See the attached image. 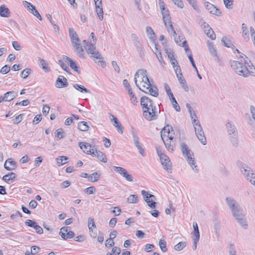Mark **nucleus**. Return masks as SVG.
<instances>
[{"instance_id":"nucleus-22","label":"nucleus","mask_w":255,"mask_h":255,"mask_svg":"<svg viewBox=\"0 0 255 255\" xmlns=\"http://www.w3.org/2000/svg\"><path fill=\"white\" fill-rule=\"evenodd\" d=\"M177 77L178 78V81L182 86V87L184 89V90L188 92L189 91V88L188 86L186 84V82L185 80V79L183 78L182 74L181 72H179L177 74H176Z\"/></svg>"},{"instance_id":"nucleus-9","label":"nucleus","mask_w":255,"mask_h":255,"mask_svg":"<svg viewBox=\"0 0 255 255\" xmlns=\"http://www.w3.org/2000/svg\"><path fill=\"white\" fill-rule=\"evenodd\" d=\"M113 168L115 171L120 174L127 181L129 182L133 181L132 175L128 174L126 169L119 166H114Z\"/></svg>"},{"instance_id":"nucleus-23","label":"nucleus","mask_w":255,"mask_h":255,"mask_svg":"<svg viewBox=\"0 0 255 255\" xmlns=\"http://www.w3.org/2000/svg\"><path fill=\"white\" fill-rule=\"evenodd\" d=\"M163 22L168 33H172L173 36H175L176 35V33L174 29L171 19H169V20H167Z\"/></svg>"},{"instance_id":"nucleus-55","label":"nucleus","mask_w":255,"mask_h":255,"mask_svg":"<svg viewBox=\"0 0 255 255\" xmlns=\"http://www.w3.org/2000/svg\"><path fill=\"white\" fill-rule=\"evenodd\" d=\"M146 31L147 35L148 36H149V38L152 39L153 38V37H154L155 33H154L153 30H152V29L151 28V27H150L149 26H147L146 28Z\"/></svg>"},{"instance_id":"nucleus-20","label":"nucleus","mask_w":255,"mask_h":255,"mask_svg":"<svg viewBox=\"0 0 255 255\" xmlns=\"http://www.w3.org/2000/svg\"><path fill=\"white\" fill-rule=\"evenodd\" d=\"M92 156L97 157L103 162L106 163L107 161L106 155L102 151L97 150L96 149H95L94 151H92Z\"/></svg>"},{"instance_id":"nucleus-51","label":"nucleus","mask_w":255,"mask_h":255,"mask_svg":"<svg viewBox=\"0 0 255 255\" xmlns=\"http://www.w3.org/2000/svg\"><path fill=\"white\" fill-rule=\"evenodd\" d=\"M74 236H75V233L73 231H69V232L66 234H61V237L64 240H67L68 239H71V238H73L74 237Z\"/></svg>"},{"instance_id":"nucleus-35","label":"nucleus","mask_w":255,"mask_h":255,"mask_svg":"<svg viewBox=\"0 0 255 255\" xmlns=\"http://www.w3.org/2000/svg\"><path fill=\"white\" fill-rule=\"evenodd\" d=\"M27 3L28 5V7L30 6L32 8L31 9L29 8V9L31 10L33 14L35 15L37 18H38L40 20H41L42 17L39 13L38 11L35 9V7L29 2H27Z\"/></svg>"},{"instance_id":"nucleus-60","label":"nucleus","mask_w":255,"mask_h":255,"mask_svg":"<svg viewBox=\"0 0 255 255\" xmlns=\"http://www.w3.org/2000/svg\"><path fill=\"white\" fill-rule=\"evenodd\" d=\"M206 34L208 37H209L211 39L214 40L216 38V35L214 33L213 30L210 28L208 31L206 33Z\"/></svg>"},{"instance_id":"nucleus-38","label":"nucleus","mask_w":255,"mask_h":255,"mask_svg":"<svg viewBox=\"0 0 255 255\" xmlns=\"http://www.w3.org/2000/svg\"><path fill=\"white\" fill-rule=\"evenodd\" d=\"M174 37L176 43L179 45H182V47L185 48V50L186 53H188V51H190V49L187 45V42L186 40H184L183 42H182L181 40H178L176 38L175 36Z\"/></svg>"},{"instance_id":"nucleus-48","label":"nucleus","mask_w":255,"mask_h":255,"mask_svg":"<svg viewBox=\"0 0 255 255\" xmlns=\"http://www.w3.org/2000/svg\"><path fill=\"white\" fill-rule=\"evenodd\" d=\"M187 53H188V57L189 58V60L190 62H191V64L192 66L194 68V69L197 72V73H198V69H197V67H196V66L195 65V63L194 62V59H193V56H192V54L191 53V51L190 50V51H188Z\"/></svg>"},{"instance_id":"nucleus-42","label":"nucleus","mask_w":255,"mask_h":255,"mask_svg":"<svg viewBox=\"0 0 255 255\" xmlns=\"http://www.w3.org/2000/svg\"><path fill=\"white\" fill-rule=\"evenodd\" d=\"M100 174L98 172H94L88 176L89 181L91 182L97 181L100 177Z\"/></svg>"},{"instance_id":"nucleus-2","label":"nucleus","mask_w":255,"mask_h":255,"mask_svg":"<svg viewBox=\"0 0 255 255\" xmlns=\"http://www.w3.org/2000/svg\"><path fill=\"white\" fill-rule=\"evenodd\" d=\"M231 66L234 68L236 73L244 77H248L250 75L255 76V68L254 65H244L241 62L234 61L231 64Z\"/></svg>"},{"instance_id":"nucleus-31","label":"nucleus","mask_w":255,"mask_h":255,"mask_svg":"<svg viewBox=\"0 0 255 255\" xmlns=\"http://www.w3.org/2000/svg\"><path fill=\"white\" fill-rule=\"evenodd\" d=\"M193 227L194 228V231L192 233V239H195L196 240L199 239L200 233L198 229V225L196 222L193 223Z\"/></svg>"},{"instance_id":"nucleus-1","label":"nucleus","mask_w":255,"mask_h":255,"mask_svg":"<svg viewBox=\"0 0 255 255\" xmlns=\"http://www.w3.org/2000/svg\"><path fill=\"white\" fill-rule=\"evenodd\" d=\"M134 81L136 86L141 91L149 94L155 97H158L157 88L151 84L147 75V72L144 69H139L134 75Z\"/></svg>"},{"instance_id":"nucleus-50","label":"nucleus","mask_w":255,"mask_h":255,"mask_svg":"<svg viewBox=\"0 0 255 255\" xmlns=\"http://www.w3.org/2000/svg\"><path fill=\"white\" fill-rule=\"evenodd\" d=\"M96 11L99 19L101 20H102L103 19L104 14L103 7H100L99 6L96 7Z\"/></svg>"},{"instance_id":"nucleus-19","label":"nucleus","mask_w":255,"mask_h":255,"mask_svg":"<svg viewBox=\"0 0 255 255\" xmlns=\"http://www.w3.org/2000/svg\"><path fill=\"white\" fill-rule=\"evenodd\" d=\"M17 165L16 162L11 158L7 159L4 164V167L7 170H13L16 169Z\"/></svg>"},{"instance_id":"nucleus-39","label":"nucleus","mask_w":255,"mask_h":255,"mask_svg":"<svg viewBox=\"0 0 255 255\" xmlns=\"http://www.w3.org/2000/svg\"><path fill=\"white\" fill-rule=\"evenodd\" d=\"M88 226L90 232H93V228H96V226L94 221V219L93 218H89L88 222Z\"/></svg>"},{"instance_id":"nucleus-30","label":"nucleus","mask_w":255,"mask_h":255,"mask_svg":"<svg viewBox=\"0 0 255 255\" xmlns=\"http://www.w3.org/2000/svg\"><path fill=\"white\" fill-rule=\"evenodd\" d=\"M69 35L73 45L76 43V42L78 43L80 42L77 34L71 28L69 29Z\"/></svg>"},{"instance_id":"nucleus-5","label":"nucleus","mask_w":255,"mask_h":255,"mask_svg":"<svg viewBox=\"0 0 255 255\" xmlns=\"http://www.w3.org/2000/svg\"><path fill=\"white\" fill-rule=\"evenodd\" d=\"M160 111H158L156 106L153 107L150 109H148L143 111V116L144 118L148 121H153L157 119L158 113Z\"/></svg>"},{"instance_id":"nucleus-7","label":"nucleus","mask_w":255,"mask_h":255,"mask_svg":"<svg viewBox=\"0 0 255 255\" xmlns=\"http://www.w3.org/2000/svg\"><path fill=\"white\" fill-rule=\"evenodd\" d=\"M96 43H87L85 48L88 54H91V57L96 59H101L102 56L101 54L96 50Z\"/></svg>"},{"instance_id":"nucleus-62","label":"nucleus","mask_w":255,"mask_h":255,"mask_svg":"<svg viewBox=\"0 0 255 255\" xmlns=\"http://www.w3.org/2000/svg\"><path fill=\"white\" fill-rule=\"evenodd\" d=\"M222 42L224 43V45L227 47H230V46L231 45L230 41L227 39V37L225 36H224L222 37Z\"/></svg>"},{"instance_id":"nucleus-45","label":"nucleus","mask_w":255,"mask_h":255,"mask_svg":"<svg viewBox=\"0 0 255 255\" xmlns=\"http://www.w3.org/2000/svg\"><path fill=\"white\" fill-rule=\"evenodd\" d=\"M236 51L238 52V53L240 54V57L243 59L245 65H251L252 63L251 61L249 60L248 57L246 55L242 53H241L237 49H236Z\"/></svg>"},{"instance_id":"nucleus-4","label":"nucleus","mask_w":255,"mask_h":255,"mask_svg":"<svg viewBox=\"0 0 255 255\" xmlns=\"http://www.w3.org/2000/svg\"><path fill=\"white\" fill-rule=\"evenodd\" d=\"M180 148L183 155L185 158H186V161L191 166L192 169L194 171V172L196 173L198 172L199 170L198 168H197V166L195 161V159L194 157L191 156L193 153L189 149L188 145L185 142H182L180 143Z\"/></svg>"},{"instance_id":"nucleus-63","label":"nucleus","mask_w":255,"mask_h":255,"mask_svg":"<svg viewBox=\"0 0 255 255\" xmlns=\"http://www.w3.org/2000/svg\"><path fill=\"white\" fill-rule=\"evenodd\" d=\"M96 191L95 188L94 186H91L85 189V191L89 194H92L95 193Z\"/></svg>"},{"instance_id":"nucleus-37","label":"nucleus","mask_w":255,"mask_h":255,"mask_svg":"<svg viewBox=\"0 0 255 255\" xmlns=\"http://www.w3.org/2000/svg\"><path fill=\"white\" fill-rule=\"evenodd\" d=\"M237 222L240 225V226L243 227L244 229H247L248 228V225L246 220V219L245 217H242L241 218H238L236 220Z\"/></svg>"},{"instance_id":"nucleus-14","label":"nucleus","mask_w":255,"mask_h":255,"mask_svg":"<svg viewBox=\"0 0 255 255\" xmlns=\"http://www.w3.org/2000/svg\"><path fill=\"white\" fill-rule=\"evenodd\" d=\"M195 132L197 138L200 141V142L203 145H205L206 144L207 141L202 127L195 129Z\"/></svg>"},{"instance_id":"nucleus-26","label":"nucleus","mask_w":255,"mask_h":255,"mask_svg":"<svg viewBox=\"0 0 255 255\" xmlns=\"http://www.w3.org/2000/svg\"><path fill=\"white\" fill-rule=\"evenodd\" d=\"M113 119L112 120L114 123V126L115 127V128H117L118 131L122 134L124 131V128L122 126V124L120 123L118 119L114 117V116H112Z\"/></svg>"},{"instance_id":"nucleus-61","label":"nucleus","mask_w":255,"mask_h":255,"mask_svg":"<svg viewBox=\"0 0 255 255\" xmlns=\"http://www.w3.org/2000/svg\"><path fill=\"white\" fill-rule=\"evenodd\" d=\"M242 35L245 41L247 42L249 41L250 37L249 35V31L247 29L244 30L242 31Z\"/></svg>"},{"instance_id":"nucleus-17","label":"nucleus","mask_w":255,"mask_h":255,"mask_svg":"<svg viewBox=\"0 0 255 255\" xmlns=\"http://www.w3.org/2000/svg\"><path fill=\"white\" fill-rule=\"evenodd\" d=\"M226 128L228 134H230L234 132H238L237 128L235 124L233 122L230 121H228V122H227L226 124Z\"/></svg>"},{"instance_id":"nucleus-34","label":"nucleus","mask_w":255,"mask_h":255,"mask_svg":"<svg viewBox=\"0 0 255 255\" xmlns=\"http://www.w3.org/2000/svg\"><path fill=\"white\" fill-rule=\"evenodd\" d=\"M78 128L81 131H86L89 130V126L87 122H80L78 123Z\"/></svg>"},{"instance_id":"nucleus-44","label":"nucleus","mask_w":255,"mask_h":255,"mask_svg":"<svg viewBox=\"0 0 255 255\" xmlns=\"http://www.w3.org/2000/svg\"><path fill=\"white\" fill-rule=\"evenodd\" d=\"M16 177V175L13 172H10L8 174L5 175L2 177V180L5 181H8L14 179Z\"/></svg>"},{"instance_id":"nucleus-58","label":"nucleus","mask_w":255,"mask_h":255,"mask_svg":"<svg viewBox=\"0 0 255 255\" xmlns=\"http://www.w3.org/2000/svg\"><path fill=\"white\" fill-rule=\"evenodd\" d=\"M55 136L58 138L61 139L63 137V132L62 128L57 129L55 132Z\"/></svg>"},{"instance_id":"nucleus-64","label":"nucleus","mask_w":255,"mask_h":255,"mask_svg":"<svg viewBox=\"0 0 255 255\" xmlns=\"http://www.w3.org/2000/svg\"><path fill=\"white\" fill-rule=\"evenodd\" d=\"M23 115L22 114H20L16 116L15 118L13 120V123L14 124H18L22 120V117Z\"/></svg>"},{"instance_id":"nucleus-33","label":"nucleus","mask_w":255,"mask_h":255,"mask_svg":"<svg viewBox=\"0 0 255 255\" xmlns=\"http://www.w3.org/2000/svg\"><path fill=\"white\" fill-rule=\"evenodd\" d=\"M39 63L40 66L41 67L44 71L45 72H48L50 71L48 64L44 59L39 58Z\"/></svg>"},{"instance_id":"nucleus-27","label":"nucleus","mask_w":255,"mask_h":255,"mask_svg":"<svg viewBox=\"0 0 255 255\" xmlns=\"http://www.w3.org/2000/svg\"><path fill=\"white\" fill-rule=\"evenodd\" d=\"M232 213L233 216L234 217L236 220L238 218H241L242 217L245 216V215L244 213L243 210L242 209L241 207L232 211Z\"/></svg>"},{"instance_id":"nucleus-12","label":"nucleus","mask_w":255,"mask_h":255,"mask_svg":"<svg viewBox=\"0 0 255 255\" xmlns=\"http://www.w3.org/2000/svg\"><path fill=\"white\" fill-rule=\"evenodd\" d=\"M241 171L248 180L252 178L253 176L254 175L253 171L246 164L242 165Z\"/></svg>"},{"instance_id":"nucleus-15","label":"nucleus","mask_w":255,"mask_h":255,"mask_svg":"<svg viewBox=\"0 0 255 255\" xmlns=\"http://www.w3.org/2000/svg\"><path fill=\"white\" fill-rule=\"evenodd\" d=\"M206 8L208 10V11L212 14L220 15L221 14V11L218 9L215 5L213 4L207 2L205 3Z\"/></svg>"},{"instance_id":"nucleus-8","label":"nucleus","mask_w":255,"mask_h":255,"mask_svg":"<svg viewBox=\"0 0 255 255\" xmlns=\"http://www.w3.org/2000/svg\"><path fill=\"white\" fill-rule=\"evenodd\" d=\"M141 194L147 205L152 209L155 208L157 203L154 201L155 199V196L148 193L145 190H142Z\"/></svg>"},{"instance_id":"nucleus-21","label":"nucleus","mask_w":255,"mask_h":255,"mask_svg":"<svg viewBox=\"0 0 255 255\" xmlns=\"http://www.w3.org/2000/svg\"><path fill=\"white\" fill-rule=\"evenodd\" d=\"M226 201L231 211H233L240 207L237 202L233 198L227 197L226 198Z\"/></svg>"},{"instance_id":"nucleus-29","label":"nucleus","mask_w":255,"mask_h":255,"mask_svg":"<svg viewBox=\"0 0 255 255\" xmlns=\"http://www.w3.org/2000/svg\"><path fill=\"white\" fill-rule=\"evenodd\" d=\"M208 49L210 54L214 57H216L215 60L216 61H219V57H218L216 49L215 48L213 43L208 44Z\"/></svg>"},{"instance_id":"nucleus-28","label":"nucleus","mask_w":255,"mask_h":255,"mask_svg":"<svg viewBox=\"0 0 255 255\" xmlns=\"http://www.w3.org/2000/svg\"><path fill=\"white\" fill-rule=\"evenodd\" d=\"M10 12L9 9L5 5H1L0 6V15L1 17H8L10 16Z\"/></svg>"},{"instance_id":"nucleus-40","label":"nucleus","mask_w":255,"mask_h":255,"mask_svg":"<svg viewBox=\"0 0 255 255\" xmlns=\"http://www.w3.org/2000/svg\"><path fill=\"white\" fill-rule=\"evenodd\" d=\"M73 87L81 93H90V91L82 85L75 84Z\"/></svg>"},{"instance_id":"nucleus-52","label":"nucleus","mask_w":255,"mask_h":255,"mask_svg":"<svg viewBox=\"0 0 255 255\" xmlns=\"http://www.w3.org/2000/svg\"><path fill=\"white\" fill-rule=\"evenodd\" d=\"M159 246L161 250L163 252H166L167 251L166 248V243L164 240H160L159 242Z\"/></svg>"},{"instance_id":"nucleus-25","label":"nucleus","mask_w":255,"mask_h":255,"mask_svg":"<svg viewBox=\"0 0 255 255\" xmlns=\"http://www.w3.org/2000/svg\"><path fill=\"white\" fill-rule=\"evenodd\" d=\"M17 96V93L15 91H9L4 94V100L6 102L12 101Z\"/></svg>"},{"instance_id":"nucleus-18","label":"nucleus","mask_w":255,"mask_h":255,"mask_svg":"<svg viewBox=\"0 0 255 255\" xmlns=\"http://www.w3.org/2000/svg\"><path fill=\"white\" fill-rule=\"evenodd\" d=\"M68 84L66 78L63 76H59L56 81V87L58 88L66 87Z\"/></svg>"},{"instance_id":"nucleus-56","label":"nucleus","mask_w":255,"mask_h":255,"mask_svg":"<svg viewBox=\"0 0 255 255\" xmlns=\"http://www.w3.org/2000/svg\"><path fill=\"white\" fill-rule=\"evenodd\" d=\"M224 3L227 8L232 9L233 6V0H223Z\"/></svg>"},{"instance_id":"nucleus-53","label":"nucleus","mask_w":255,"mask_h":255,"mask_svg":"<svg viewBox=\"0 0 255 255\" xmlns=\"http://www.w3.org/2000/svg\"><path fill=\"white\" fill-rule=\"evenodd\" d=\"M128 94L130 97V100L131 101V103L134 105H136L137 103V101L136 96L132 92V90H128Z\"/></svg>"},{"instance_id":"nucleus-41","label":"nucleus","mask_w":255,"mask_h":255,"mask_svg":"<svg viewBox=\"0 0 255 255\" xmlns=\"http://www.w3.org/2000/svg\"><path fill=\"white\" fill-rule=\"evenodd\" d=\"M68 157L65 156H59L57 158L56 161L57 163L59 166L63 165L67 162Z\"/></svg>"},{"instance_id":"nucleus-3","label":"nucleus","mask_w":255,"mask_h":255,"mask_svg":"<svg viewBox=\"0 0 255 255\" xmlns=\"http://www.w3.org/2000/svg\"><path fill=\"white\" fill-rule=\"evenodd\" d=\"M173 131L171 126L167 125L161 131V137L167 149L170 152L174 151V145L171 144V140L174 137L172 132Z\"/></svg>"},{"instance_id":"nucleus-54","label":"nucleus","mask_w":255,"mask_h":255,"mask_svg":"<svg viewBox=\"0 0 255 255\" xmlns=\"http://www.w3.org/2000/svg\"><path fill=\"white\" fill-rule=\"evenodd\" d=\"M31 70L30 68H25L21 72L20 76L21 77L25 79L31 73Z\"/></svg>"},{"instance_id":"nucleus-59","label":"nucleus","mask_w":255,"mask_h":255,"mask_svg":"<svg viewBox=\"0 0 255 255\" xmlns=\"http://www.w3.org/2000/svg\"><path fill=\"white\" fill-rule=\"evenodd\" d=\"M10 68L9 66L7 65H5V66H4L3 67H2L1 68V69L0 70V72L2 74H7L10 71Z\"/></svg>"},{"instance_id":"nucleus-36","label":"nucleus","mask_w":255,"mask_h":255,"mask_svg":"<svg viewBox=\"0 0 255 255\" xmlns=\"http://www.w3.org/2000/svg\"><path fill=\"white\" fill-rule=\"evenodd\" d=\"M170 61L171 65H172L174 69V71L176 74H177L178 73H180L181 72L180 67L178 65V62L175 58L171 60H170Z\"/></svg>"},{"instance_id":"nucleus-13","label":"nucleus","mask_w":255,"mask_h":255,"mask_svg":"<svg viewBox=\"0 0 255 255\" xmlns=\"http://www.w3.org/2000/svg\"><path fill=\"white\" fill-rule=\"evenodd\" d=\"M132 135L135 146L137 147L139 153L143 156H145L144 150L142 147V144L139 141V138L135 132H132Z\"/></svg>"},{"instance_id":"nucleus-49","label":"nucleus","mask_w":255,"mask_h":255,"mask_svg":"<svg viewBox=\"0 0 255 255\" xmlns=\"http://www.w3.org/2000/svg\"><path fill=\"white\" fill-rule=\"evenodd\" d=\"M187 244L185 242H180L174 246V250L176 251H181L186 246Z\"/></svg>"},{"instance_id":"nucleus-46","label":"nucleus","mask_w":255,"mask_h":255,"mask_svg":"<svg viewBox=\"0 0 255 255\" xmlns=\"http://www.w3.org/2000/svg\"><path fill=\"white\" fill-rule=\"evenodd\" d=\"M138 201V196L135 194L130 195L128 198V202L129 203H136Z\"/></svg>"},{"instance_id":"nucleus-10","label":"nucleus","mask_w":255,"mask_h":255,"mask_svg":"<svg viewBox=\"0 0 255 255\" xmlns=\"http://www.w3.org/2000/svg\"><path fill=\"white\" fill-rule=\"evenodd\" d=\"M78 144L84 153L91 155H92V151H94L95 149H96L94 146H92L87 142H79Z\"/></svg>"},{"instance_id":"nucleus-32","label":"nucleus","mask_w":255,"mask_h":255,"mask_svg":"<svg viewBox=\"0 0 255 255\" xmlns=\"http://www.w3.org/2000/svg\"><path fill=\"white\" fill-rule=\"evenodd\" d=\"M73 45L74 47H75V51L79 56L81 57H83L84 55V51L80 43L76 42V43H74Z\"/></svg>"},{"instance_id":"nucleus-11","label":"nucleus","mask_w":255,"mask_h":255,"mask_svg":"<svg viewBox=\"0 0 255 255\" xmlns=\"http://www.w3.org/2000/svg\"><path fill=\"white\" fill-rule=\"evenodd\" d=\"M140 105L142 107V111L154 107L153 102L148 97L146 96L142 97L140 99Z\"/></svg>"},{"instance_id":"nucleus-57","label":"nucleus","mask_w":255,"mask_h":255,"mask_svg":"<svg viewBox=\"0 0 255 255\" xmlns=\"http://www.w3.org/2000/svg\"><path fill=\"white\" fill-rule=\"evenodd\" d=\"M63 60H64L63 59V60H58V64L60 65L61 68L64 71H65L67 72H68L69 70V68L67 66V65L64 63V62H63Z\"/></svg>"},{"instance_id":"nucleus-16","label":"nucleus","mask_w":255,"mask_h":255,"mask_svg":"<svg viewBox=\"0 0 255 255\" xmlns=\"http://www.w3.org/2000/svg\"><path fill=\"white\" fill-rule=\"evenodd\" d=\"M63 60L65 62H68L70 67L75 72H77L78 74L80 73V71L79 70V67L78 66L77 63L75 61H73L72 59L67 56H63Z\"/></svg>"},{"instance_id":"nucleus-43","label":"nucleus","mask_w":255,"mask_h":255,"mask_svg":"<svg viewBox=\"0 0 255 255\" xmlns=\"http://www.w3.org/2000/svg\"><path fill=\"white\" fill-rule=\"evenodd\" d=\"M161 12L162 15V18L163 21L171 19L169 12L168 9L164 8V10H161Z\"/></svg>"},{"instance_id":"nucleus-47","label":"nucleus","mask_w":255,"mask_h":255,"mask_svg":"<svg viewBox=\"0 0 255 255\" xmlns=\"http://www.w3.org/2000/svg\"><path fill=\"white\" fill-rule=\"evenodd\" d=\"M229 140L233 147L237 148L239 146L240 142L239 136L232 137Z\"/></svg>"},{"instance_id":"nucleus-24","label":"nucleus","mask_w":255,"mask_h":255,"mask_svg":"<svg viewBox=\"0 0 255 255\" xmlns=\"http://www.w3.org/2000/svg\"><path fill=\"white\" fill-rule=\"evenodd\" d=\"M163 22L168 33H172L173 36H175L176 35V33L174 29L171 19H169V20H167Z\"/></svg>"},{"instance_id":"nucleus-6","label":"nucleus","mask_w":255,"mask_h":255,"mask_svg":"<svg viewBox=\"0 0 255 255\" xmlns=\"http://www.w3.org/2000/svg\"><path fill=\"white\" fill-rule=\"evenodd\" d=\"M157 152L160 157V161L165 169L168 173L172 172V166L169 158L161 151L157 150Z\"/></svg>"}]
</instances>
